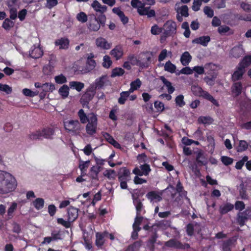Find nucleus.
<instances>
[{
  "label": "nucleus",
  "instance_id": "1a4fd4ad",
  "mask_svg": "<svg viewBox=\"0 0 251 251\" xmlns=\"http://www.w3.org/2000/svg\"><path fill=\"white\" fill-rule=\"evenodd\" d=\"M164 245L167 247L173 248L177 249H185V246H186L187 248H189L190 247L189 244H187L184 245L180 242L177 241L175 239H171L169 241L165 242Z\"/></svg>",
  "mask_w": 251,
  "mask_h": 251
},
{
  "label": "nucleus",
  "instance_id": "c756f323",
  "mask_svg": "<svg viewBox=\"0 0 251 251\" xmlns=\"http://www.w3.org/2000/svg\"><path fill=\"white\" fill-rule=\"evenodd\" d=\"M171 221L170 220H162L152 225V228L157 226L163 230H165L171 226Z\"/></svg>",
  "mask_w": 251,
  "mask_h": 251
},
{
  "label": "nucleus",
  "instance_id": "f03ea898",
  "mask_svg": "<svg viewBox=\"0 0 251 251\" xmlns=\"http://www.w3.org/2000/svg\"><path fill=\"white\" fill-rule=\"evenodd\" d=\"M191 91L195 96L202 97L203 99L210 101L213 105L217 107L219 106V104L217 100L208 92L203 90L202 88L199 85H192L191 86Z\"/></svg>",
  "mask_w": 251,
  "mask_h": 251
},
{
  "label": "nucleus",
  "instance_id": "774afa93",
  "mask_svg": "<svg viewBox=\"0 0 251 251\" xmlns=\"http://www.w3.org/2000/svg\"><path fill=\"white\" fill-rule=\"evenodd\" d=\"M140 167L142 172H144V175L145 176L148 175L151 171L150 165L147 163L141 165Z\"/></svg>",
  "mask_w": 251,
  "mask_h": 251
},
{
  "label": "nucleus",
  "instance_id": "58836bf2",
  "mask_svg": "<svg viewBox=\"0 0 251 251\" xmlns=\"http://www.w3.org/2000/svg\"><path fill=\"white\" fill-rule=\"evenodd\" d=\"M139 14L141 16L147 15L148 18L154 17L155 16V12L153 9H150V6L146 7L145 9L140 10Z\"/></svg>",
  "mask_w": 251,
  "mask_h": 251
},
{
  "label": "nucleus",
  "instance_id": "6e6d98bb",
  "mask_svg": "<svg viewBox=\"0 0 251 251\" xmlns=\"http://www.w3.org/2000/svg\"><path fill=\"white\" fill-rule=\"evenodd\" d=\"M88 121L89 124L98 125V118L96 114L91 112L88 113Z\"/></svg>",
  "mask_w": 251,
  "mask_h": 251
},
{
  "label": "nucleus",
  "instance_id": "7c9ffc66",
  "mask_svg": "<svg viewBox=\"0 0 251 251\" xmlns=\"http://www.w3.org/2000/svg\"><path fill=\"white\" fill-rule=\"evenodd\" d=\"M101 167L99 166H93L90 170V175L93 179L98 180V174L101 171Z\"/></svg>",
  "mask_w": 251,
  "mask_h": 251
},
{
  "label": "nucleus",
  "instance_id": "dca6fc26",
  "mask_svg": "<svg viewBox=\"0 0 251 251\" xmlns=\"http://www.w3.org/2000/svg\"><path fill=\"white\" fill-rule=\"evenodd\" d=\"M130 172L126 167L120 169L118 175V180L129 181L130 179Z\"/></svg>",
  "mask_w": 251,
  "mask_h": 251
},
{
  "label": "nucleus",
  "instance_id": "aec40b11",
  "mask_svg": "<svg viewBox=\"0 0 251 251\" xmlns=\"http://www.w3.org/2000/svg\"><path fill=\"white\" fill-rule=\"evenodd\" d=\"M78 209L73 206H70L68 208V219L72 223L74 222L78 217Z\"/></svg>",
  "mask_w": 251,
  "mask_h": 251
},
{
  "label": "nucleus",
  "instance_id": "f704fd0d",
  "mask_svg": "<svg viewBox=\"0 0 251 251\" xmlns=\"http://www.w3.org/2000/svg\"><path fill=\"white\" fill-rule=\"evenodd\" d=\"M160 79L166 87L168 93L172 94L175 90L174 87L172 86V83L168 80L164 76H161Z\"/></svg>",
  "mask_w": 251,
  "mask_h": 251
},
{
  "label": "nucleus",
  "instance_id": "ddd939ff",
  "mask_svg": "<svg viewBox=\"0 0 251 251\" xmlns=\"http://www.w3.org/2000/svg\"><path fill=\"white\" fill-rule=\"evenodd\" d=\"M108 232L107 231H105L103 232H98L96 233V245L100 249L102 248V247L105 243L104 239V237L108 236Z\"/></svg>",
  "mask_w": 251,
  "mask_h": 251
},
{
  "label": "nucleus",
  "instance_id": "cd10ccee",
  "mask_svg": "<svg viewBox=\"0 0 251 251\" xmlns=\"http://www.w3.org/2000/svg\"><path fill=\"white\" fill-rule=\"evenodd\" d=\"M92 7L97 12H100V14H104L103 13L107 10V6L105 5H101L100 3L97 0H94L92 3Z\"/></svg>",
  "mask_w": 251,
  "mask_h": 251
},
{
  "label": "nucleus",
  "instance_id": "a18cd8bd",
  "mask_svg": "<svg viewBox=\"0 0 251 251\" xmlns=\"http://www.w3.org/2000/svg\"><path fill=\"white\" fill-rule=\"evenodd\" d=\"M214 121L213 118L210 117V116H200L198 118V122L199 124H207L210 125Z\"/></svg>",
  "mask_w": 251,
  "mask_h": 251
},
{
  "label": "nucleus",
  "instance_id": "bb28decb",
  "mask_svg": "<svg viewBox=\"0 0 251 251\" xmlns=\"http://www.w3.org/2000/svg\"><path fill=\"white\" fill-rule=\"evenodd\" d=\"M103 136L107 142L113 145L115 148L117 149L121 148L120 144L116 141L110 134L105 132L103 134Z\"/></svg>",
  "mask_w": 251,
  "mask_h": 251
},
{
  "label": "nucleus",
  "instance_id": "37998d69",
  "mask_svg": "<svg viewBox=\"0 0 251 251\" xmlns=\"http://www.w3.org/2000/svg\"><path fill=\"white\" fill-rule=\"evenodd\" d=\"M69 86L71 88L75 89L78 92H80L84 88V84L82 82L73 81L69 83Z\"/></svg>",
  "mask_w": 251,
  "mask_h": 251
},
{
  "label": "nucleus",
  "instance_id": "49530a36",
  "mask_svg": "<svg viewBox=\"0 0 251 251\" xmlns=\"http://www.w3.org/2000/svg\"><path fill=\"white\" fill-rule=\"evenodd\" d=\"M176 66L170 61H168L164 65V70L170 73L173 74L176 72Z\"/></svg>",
  "mask_w": 251,
  "mask_h": 251
},
{
  "label": "nucleus",
  "instance_id": "0eeeda50",
  "mask_svg": "<svg viewBox=\"0 0 251 251\" xmlns=\"http://www.w3.org/2000/svg\"><path fill=\"white\" fill-rule=\"evenodd\" d=\"M64 126L65 130L68 132L75 133L80 130V124L77 120H71L64 122Z\"/></svg>",
  "mask_w": 251,
  "mask_h": 251
},
{
  "label": "nucleus",
  "instance_id": "f8f14e48",
  "mask_svg": "<svg viewBox=\"0 0 251 251\" xmlns=\"http://www.w3.org/2000/svg\"><path fill=\"white\" fill-rule=\"evenodd\" d=\"M245 53L242 45L234 47L230 51V55L234 58H239L242 57Z\"/></svg>",
  "mask_w": 251,
  "mask_h": 251
},
{
  "label": "nucleus",
  "instance_id": "5701e85b",
  "mask_svg": "<svg viewBox=\"0 0 251 251\" xmlns=\"http://www.w3.org/2000/svg\"><path fill=\"white\" fill-rule=\"evenodd\" d=\"M112 12L119 16L121 21L124 25H126L128 22V18L125 16L124 12L121 10L120 7L113 8Z\"/></svg>",
  "mask_w": 251,
  "mask_h": 251
},
{
  "label": "nucleus",
  "instance_id": "9b49d317",
  "mask_svg": "<svg viewBox=\"0 0 251 251\" xmlns=\"http://www.w3.org/2000/svg\"><path fill=\"white\" fill-rule=\"evenodd\" d=\"M237 240V237L233 236L224 241L222 245L223 251H231V248L235 246Z\"/></svg>",
  "mask_w": 251,
  "mask_h": 251
},
{
  "label": "nucleus",
  "instance_id": "4c0bfd02",
  "mask_svg": "<svg viewBox=\"0 0 251 251\" xmlns=\"http://www.w3.org/2000/svg\"><path fill=\"white\" fill-rule=\"evenodd\" d=\"M249 218L247 214L244 213V211L242 212H239L237 216V220L239 225L242 226L245 225L246 221Z\"/></svg>",
  "mask_w": 251,
  "mask_h": 251
},
{
  "label": "nucleus",
  "instance_id": "393cba45",
  "mask_svg": "<svg viewBox=\"0 0 251 251\" xmlns=\"http://www.w3.org/2000/svg\"><path fill=\"white\" fill-rule=\"evenodd\" d=\"M245 72L246 70L243 69L242 67L238 65L236 68V70L232 75V80L235 81L241 79Z\"/></svg>",
  "mask_w": 251,
  "mask_h": 251
},
{
  "label": "nucleus",
  "instance_id": "423d86ee",
  "mask_svg": "<svg viewBox=\"0 0 251 251\" xmlns=\"http://www.w3.org/2000/svg\"><path fill=\"white\" fill-rule=\"evenodd\" d=\"M152 53L149 51L143 52L140 54L139 59L137 61L138 65L142 68H147L150 65Z\"/></svg>",
  "mask_w": 251,
  "mask_h": 251
},
{
  "label": "nucleus",
  "instance_id": "ea45409f",
  "mask_svg": "<svg viewBox=\"0 0 251 251\" xmlns=\"http://www.w3.org/2000/svg\"><path fill=\"white\" fill-rule=\"evenodd\" d=\"M233 208V204L230 203H226L225 205L220 206V213L222 215L225 214L231 211Z\"/></svg>",
  "mask_w": 251,
  "mask_h": 251
},
{
  "label": "nucleus",
  "instance_id": "a19ab883",
  "mask_svg": "<svg viewBox=\"0 0 251 251\" xmlns=\"http://www.w3.org/2000/svg\"><path fill=\"white\" fill-rule=\"evenodd\" d=\"M45 201L43 198H38L36 199L32 202V205L36 209L39 210L42 209L44 206Z\"/></svg>",
  "mask_w": 251,
  "mask_h": 251
},
{
  "label": "nucleus",
  "instance_id": "de8ad7c7",
  "mask_svg": "<svg viewBox=\"0 0 251 251\" xmlns=\"http://www.w3.org/2000/svg\"><path fill=\"white\" fill-rule=\"evenodd\" d=\"M58 93L63 99L67 98L69 94V87L67 85H63L59 88Z\"/></svg>",
  "mask_w": 251,
  "mask_h": 251
},
{
  "label": "nucleus",
  "instance_id": "69168bd1",
  "mask_svg": "<svg viewBox=\"0 0 251 251\" xmlns=\"http://www.w3.org/2000/svg\"><path fill=\"white\" fill-rule=\"evenodd\" d=\"M151 33L153 35H158L163 31V28L159 27L157 25H154L151 28Z\"/></svg>",
  "mask_w": 251,
  "mask_h": 251
},
{
  "label": "nucleus",
  "instance_id": "680f3d73",
  "mask_svg": "<svg viewBox=\"0 0 251 251\" xmlns=\"http://www.w3.org/2000/svg\"><path fill=\"white\" fill-rule=\"evenodd\" d=\"M175 101L176 104L181 107L185 104L184 101V96L182 95L177 96L175 99Z\"/></svg>",
  "mask_w": 251,
  "mask_h": 251
},
{
  "label": "nucleus",
  "instance_id": "864d4df0",
  "mask_svg": "<svg viewBox=\"0 0 251 251\" xmlns=\"http://www.w3.org/2000/svg\"><path fill=\"white\" fill-rule=\"evenodd\" d=\"M14 25V23L8 18H6L3 22L2 27L6 30H9Z\"/></svg>",
  "mask_w": 251,
  "mask_h": 251
},
{
  "label": "nucleus",
  "instance_id": "052dcab7",
  "mask_svg": "<svg viewBox=\"0 0 251 251\" xmlns=\"http://www.w3.org/2000/svg\"><path fill=\"white\" fill-rule=\"evenodd\" d=\"M76 19L82 23L86 22L88 20L87 15L83 12H80L76 15Z\"/></svg>",
  "mask_w": 251,
  "mask_h": 251
},
{
  "label": "nucleus",
  "instance_id": "e2e57ef3",
  "mask_svg": "<svg viewBox=\"0 0 251 251\" xmlns=\"http://www.w3.org/2000/svg\"><path fill=\"white\" fill-rule=\"evenodd\" d=\"M102 66L105 68H109L112 65V62L108 55H105L103 59Z\"/></svg>",
  "mask_w": 251,
  "mask_h": 251
},
{
  "label": "nucleus",
  "instance_id": "8fccbe9b",
  "mask_svg": "<svg viewBox=\"0 0 251 251\" xmlns=\"http://www.w3.org/2000/svg\"><path fill=\"white\" fill-rule=\"evenodd\" d=\"M239 195L242 200H248L249 199L247 189L245 187L243 184H241L240 185Z\"/></svg>",
  "mask_w": 251,
  "mask_h": 251
},
{
  "label": "nucleus",
  "instance_id": "79ce46f5",
  "mask_svg": "<svg viewBox=\"0 0 251 251\" xmlns=\"http://www.w3.org/2000/svg\"><path fill=\"white\" fill-rule=\"evenodd\" d=\"M98 125L92 124L88 123L86 126V131L89 135H93L96 133Z\"/></svg>",
  "mask_w": 251,
  "mask_h": 251
},
{
  "label": "nucleus",
  "instance_id": "e433bc0d",
  "mask_svg": "<svg viewBox=\"0 0 251 251\" xmlns=\"http://www.w3.org/2000/svg\"><path fill=\"white\" fill-rule=\"evenodd\" d=\"M192 56L187 51L183 52L180 57V61L183 66H187L190 62Z\"/></svg>",
  "mask_w": 251,
  "mask_h": 251
},
{
  "label": "nucleus",
  "instance_id": "72a5a7b5",
  "mask_svg": "<svg viewBox=\"0 0 251 251\" xmlns=\"http://www.w3.org/2000/svg\"><path fill=\"white\" fill-rule=\"evenodd\" d=\"M131 5L133 8L137 9V12L138 13L139 11H140V10L142 11L146 8V7H145V3L142 0H131Z\"/></svg>",
  "mask_w": 251,
  "mask_h": 251
},
{
  "label": "nucleus",
  "instance_id": "412c9836",
  "mask_svg": "<svg viewBox=\"0 0 251 251\" xmlns=\"http://www.w3.org/2000/svg\"><path fill=\"white\" fill-rule=\"evenodd\" d=\"M210 41V36H202L198 38H195L192 40V43L193 44H200L203 47H206Z\"/></svg>",
  "mask_w": 251,
  "mask_h": 251
},
{
  "label": "nucleus",
  "instance_id": "9d476101",
  "mask_svg": "<svg viewBox=\"0 0 251 251\" xmlns=\"http://www.w3.org/2000/svg\"><path fill=\"white\" fill-rule=\"evenodd\" d=\"M42 137L47 139H52L55 134V128L52 126H47L41 130Z\"/></svg>",
  "mask_w": 251,
  "mask_h": 251
},
{
  "label": "nucleus",
  "instance_id": "4468645a",
  "mask_svg": "<svg viewBox=\"0 0 251 251\" xmlns=\"http://www.w3.org/2000/svg\"><path fill=\"white\" fill-rule=\"evenodd\" d=\"M146 197L151 202H159L162 200V193L155 191H151L148 192L146 194Z\"/></svg>",
  "mask_w": 251,
  "mask_h": 251
},
{
  "label": "nucleus",
  "instance_id": "7ed1b4c3",
  "mask_svg": "<svg viewBox=\"0 0 251 251\" xmlns=\"http://www.w3.org/2000/svg\"><path fill=\"white\" fill-rule=\"evenodd\" d=\"M106 22V16L104 14H100L97 17L95 16L91 19L89 24L88 28L94 31H97L100 26H104Z\"/></svg>",
  "mask_w": 251,
  "mask_h": 251
},
{
  "label": "nucleus",
  "instance_id": "bf43d9fd",
  "mask_svg": "<svg viewBox=\"0 0 251 251\" xmlns=\"http://www.w3.org/2000/svg\"><path fill=\"white\" fill-rule=\"evenodd\" d=\"M55 89L54 85L52 83H45L43 84L42 89L43 91L46 92H52Z\"/></svg>",
  "mask_w": 251,
  "mask_h": 251
},
{
  "label": "nucleus",
  "instance_id": "a211bd4d",
  "mask_svg": "<svg viewBox=\"0 0 251 251\" xmlns=\"http://www.w3.org/2000/svg\"><path fill=\"white\" fill-rule=\"evenodd\" d=\"M92 58L93 57H88L84 69L82 70H80L82 74L87 73L94 70L95 68L96 63Z\"/></svg>",
  "mask_w": 251,
  "mask_h": 251
},
{
  "label": "nucleus",
  "instance_id": "c03bdc74",
  "mask_svg": "<svg viewBox=\"0 0 251 251\" xmlns=\"http://www.w3.org/2000/svg\"><path fill=\"white\" fill-rule=\"evenodd\" d=\"M77 115L81 124H85L87 123L88 121V114L87 115L83 109H80L77 113Z\"/></svg>",
  "mask_w": 251,
  "mask_h": 251
},
{
  "label": "nucleus",
  "instance_id": "39448f33",
  "mask_svg": "<svg viewBox=\"0 0 251 251\" xmlns=\"http://www.w3.org/2000/svg\"><path fill=\"white\" fill-rule=\"evenodd\" d=\"M163 30L162 37L166 38L173 36L176 31V23L172 21H167L163 25Z\"/></svg>",
  "mask_w": 251,
  "mask_h": 251
},
{
  "label": "nucleus",
  "instance_id": "6e6552de",
  "mask_svg": "<svg viewBox=\"0 0 251 251\" xmlns=\"http://www.w3.org/2000/svg\"><path fill=\"white\" fill-rule=\"evenodd\" d=\"M109 82L108 77L106 75H103L97 78L95 82L92 84L90 86L93 88V89L96 91V90H99L103 88V87L107 85V82Z\"/></svg>",
  "mask_w": 251,
  "mask_h": 251
},
{
  "label": "nucleus",
  "instance_id": "0e129e2a",
  "mask_svg": "<svg viewBox=\"0 0 251 251\" xmlns=\"http://www.w3.org/2000/svg\"><path fill=\"white\" fill-rule=\"evenodd\" d=\"M178 10H179V13H180L181 16H184L185 17L188 16V7L187 5H182L181 7L178 9L177 12H179Z\"/></svg>",
  "mask_w": 251,
  "mask_h": 251
},
{
  "label": "nucleus",
  "instance_id": "4d7b16f0",
  "mask_svg": "<svg viewBox=\"0 0 251 251\" xmlns=\"http://www.w3.org/2000/svg\"><path fill=\"white\" fill-rule=\"evenodd\" d=\"M57 223L58 224L63 226L66 228H70L71 226L72 223V222L69 220L68 219V221H65L62 218H57Z\"/></svg>",
  "mask_w": 251,
  "mask_h": 251
},
{
  "label": "nucleus",
  "instance_id": "20e7f679",
  "mask_svg": "<svg viewBox=\"0 0 251 251\" xmlns=\"http://www.w3.org/2000/svg\"><path fill=\"white\" fill-rule=\"evenodd\" d=\"M96 91L90 86L87 89L86 91L81 96L80 102L83 107L89 108V102L92 100L95 95Z\"/></svg>",
  "mask_w": 251,
  "mask_h": 251
},
{
  "label": "nucleus",
  "instance_id": "3c124183",
  "mask_svg": "<svg viewBox=\"0 0 251 251\" xmlns=\"http://www.w3.org/2000/svg\"><path fill=\"white\" fill-rule=\"evenodd\" d=\"M42 137L41 130L39 129L28 134V138L31 140H39Z\"/></svg>",
  "mask_w": 251,
  "mask_h": 251
},
{
  "label": "nucleus",
  "instance_id": "13d9d810",
  "mask_svg": "<svg viewBox=\"0 0 251 251\" xmlns=\"http://www.w3.org/2000/svg\"><path fill=\"white\" fill-rule=\"evenodd\" d=\"M203 159H204V157L203 156V153L201 151H199L197 154L196 158V161L198 164L200 166L205 165V163L204 160H203Z\"/></svg>",
  "mask_w": 251,
  "mask_h": 251
},
{
  "label": "nucleus",
  "instance_id": "603ef678",
  "mask_svg": "<svg viewBox=\"0 0 251 251\" xmlns=\"http://www.w3.org/2000/svg\"><path fill=\"white\" fill-rule=\"evenodd\" d=\"M128 97L129 96L128 94H127V93H126L125 91H122L120 94V97L118 100V102L121 105L125 104L126 101L128 98Z\"/></svg>",
  "mask_w": 251,
  "mask_h": 251
},
{
  "label": "nucleus",
  "instance_id": "5fc2aeb1",
  "mask_svg": "<svg viewBox=\"0 0 251 251\" xmlns=\"http://www.w3.org/2000/svg\"><path fill=\"white\" fill-rule=\"evenodd\" d=\"M125 72V70L121 68H115L112 70L111 76L114 77L117 76H122Z\"/></svg>",
  "mask_w": 251,
  "mask_h": 251
},
{
  "label": "nucleus",
  "instance_id": "f257e3e1",
  "mask_svg": "<svg viewBox=\"0 0 251 251\" xmlns=\"http://www.w3.org/2000/svg\"><path fill=\"white\" fill-rule=\"evenodd\" d=\"M17 186L15 177L11 174L0 170V194H6L14 191Z\"/></svg>",
  "mask_w": 251,
  "mask_h": 251
},
{
  "label": "nucleus",
  "instance_id": "2f4dec72",
  "mask_svg": "<svg viewBox=\"0 0 251 251\" xmlns=\"http://www.w3.org/2000/svg\"><path fill=\"white\" fill-rule=\"evenodd\" d=\"M133 204L135 207L136 215H142L145 213L146 211L144 209V206L142 201H133Z\"/></svg>",
  "mask_w": 251,
  "mask_h": 251
},
{
  "label": "nucleus",
  "instance_id": "09e8293b",
  "mask_svg": "<svg viewBox=\"0 0 251 251\" xmlns=\"http://www.w3.org/2000/svg\"><path fill=\"white\" fill-rule=\"evenodd\" d=\"M249 147L248 143L245 140H240L237 147V151L241 152L247 150Z\"/></svg>",
  "mask_w": 251,
  "mask_h": 251
},
{
  "label": "nucleus",
  "instance_id": "473e14b6",
  "mask_svg": "<svg viewBox=\"0 0 251 251\" xmlns=\"http://www.w3.org/2000/svg\"><path fill=\"white\" fill-rule=\"evenodd\" d=\"M251 65V55H245L239 62L238 65L245 70Z\"/></svg>",
  "mask_w": 251,
  "mask_h": 251
},
{
  "label": "nucleus",
  "instance_id": "2eb2a0df",
  "mask_svg": "<svg viewBox=\"0 0 251 251\" xmlns=\"http://www.w3.org/2000/svg\"><path fill=\"white\" fill-rule=\"evenodd\" d=\"M96 45L98 48L105 50H109L111 47V43H108L105 38L101 37L96 39Z\"/></svg>",
  "mask_w": 251,
  "mask_h": 251
},
{
  "label": "nucleus",
  "instance_id": "6ab92c4d",
  "mask_svg": "<svg viewBox=\"0 0 251 251\" xmlns=\"http://www.w3.org/2000/svg\"><path fill=\"white\" fill-rule=\"evenodd\" d=\"M29 56L32 58H39L43 55V50L41 48L36 47L34 45L31 47L29 50Z\"/></svg>",
  "mask_w": 251,
  "mask_h": 251
},
{
  "label": "nucleus",
  "instance_id": "b1692460",
  "mask_svg": "<svg viewBox=\"0 0 251 251\" xmlns=\"http://www.w3.org/2000/svg\"><path fill=\"white\" fill-rule=\"evenodd\" d=\"M157 237L158 235L157 234V230L156 229H154V231L148 239L147 243V246L150 249L151 251H154V244L156 241Z\"/></svg>",
  "mask_w": 251,
  "mask_h": 251
},
{
  "label": "nucleus",
  "instance_id": "a878e982",
  "mask_svg": "<svg viewBox=\"0 0 251 251\" xmlns=\"http://www.w3.org/2000/svg\"><path fill=\"white\" fill-rule=\"evenodd\" d=\"M243 85L241 82L233 83L231 87V92L236 97L239 96L242 92Z\"/></svg>",
  "mask_w": 251,
  "mask_h": 251
},
{
  "label": "nucleus",
  "instance_id": "4be33fe9",
  "mask_svg": "<svg viewBox=\"0 0 251 251\" xmlns=\"http://www.w3.org/2000/svg\"><path fill=\"white\" fill-rule=\"evenodd\" d=\"M70 41L67 38H61L57 39L54 42L56 46H59L60 49H68L69 46Z\"/></svg>",
  "mask_w": 251,
  "mask_h": 251
},
{
  "label": "nucleus",
  "instance_id": "c9c22d12",
  "mask_svg": "<svg viewBox=\"0 0 251 251\" xmlns=\"http://www.w3.org/2000/svg\"><path fill=\"white\" fill-rule=\"evenodd\" d=\"M90 164V161L87 160L86 161H80L79 164V168L81 171V175L82 176L86 175L87 170Z\"/></svg>",
  "mask_w": 251,
  "mask_h": 251
},
{
  "label": "nucleus",
  "instance_id": "c85d7f7f",
  "mask_svg": "<svg viewBox=\"0 0 251 251\" xmlns=\"http://www.w3.org/2000/svg\"><path fill=\"white\" fill-rule=\"evenodd\" d=\"M145 193V190L143 188L136 189L133 190V193H132V198L133 201H141L140 199V197H142Z\"/></svg>",
  "mask_w": 251,
  "mask_h": 251
},
{
  "label": "nucleus",
  "instance_id": "f3484780",
  "mask_svg": "<svg viewBox=\"0 0 251 251\" xmlns=\"http://www.w3.org/2000/svg\"><path fill=\"white\" fill-rule=\"evenodd\" d=\"M110 54L116 60H119L124 54L123 47L121 45L116 46L110 51Z\"/></svg>",
  "mask_w": 251,
  "mask_h": 251
},
{
  "label": "nucleus",
  "instance_id": "338daca9",
  "mask_svg": "<svg viewBox=\"0 0 251 251\" xmlns=\"http://www.w3.org/2000/svg\"><path fill=\"white\" fill-rule=\"evenodd\" d=\"M54 79L57 84H63L67 82L66 77L62 74L56 76Z\"/></svg>",
  "mask_w": 251,
  "mask_h": 251
}]
</instances>
